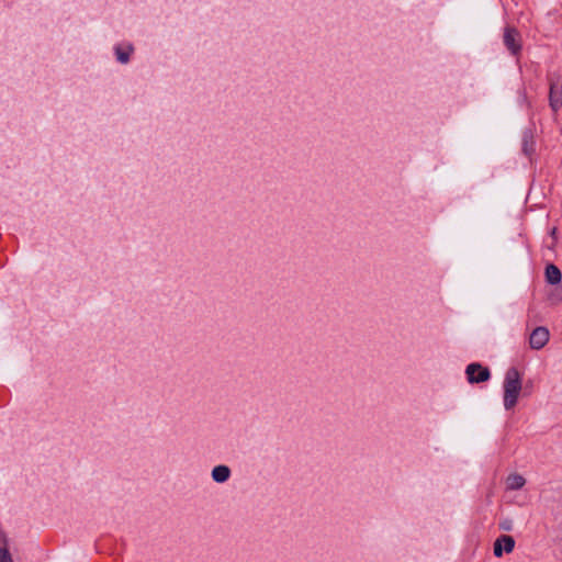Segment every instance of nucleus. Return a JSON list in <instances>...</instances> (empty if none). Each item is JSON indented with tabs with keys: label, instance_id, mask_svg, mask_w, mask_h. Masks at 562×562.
I'll use <instances>...</instances> for the list:
<instances>
[{
	"label": "nucleus",
	"instance_id": "obj_1",
	"mask_svg": "<svg viewBox=\"0 0 562 562\" xmlns=\"http://www.w3.org/2000/svg\"><path fill=\"white\" fill-rule=\"evenodd\" d=\"M521 389L519 371L515 367L509 368L504 380V407L506 409H512L517 404Z\"/></svg>",
	"mask_w": 562,
	"mask_h": 562
},
{
	"label": "nucleus",
	"instance_id": "obj_2",
	"mask_svg": "<svg viewBox=\"0 0 562 562\" xmlns=\"http://www.w3.org/2000/svg\"><path fill=\"white\" fill-rule=\"evenodd\" d=\"M504 44L512 55H518L521 50V40L518 30L507 25L504 29Z\"/></svg>",
	"mask_w": 562,
	"mask_h": 562
},
{
	"label": "nucleus",
	"instance_id": "obj_3",
	"mask_svg": "<svg viewBox=\"0 0 562 562\" xmlns=\"http://www.w3.org/2000/svg\"><path fill=\"white\" fill-rule=\"evenodd\" d=\"M465 373L470 383L485 382L491 376L490 370L482 367L480 363L469 364L467 367Z\"/></svg>",
	"mask_w": 562,
	"mask_h": 562
},
{
	"label": "nucleus",
	"instance_id": "obj_4",
	"mask_svg": "<svg viewBox=\"0 0 562 562\" xmlns=\"http://www.w3.org/2000/svg\"><path fill=\"white\" fill-rule=\"evenodd\" d=\"M549 330L543 326H539L532 330L529 337V345L532 349L539 350L549 341Z\"/></svg>",
	"mask_w": 562,
	"mask_h": 562
},
{
	"label": "nucleus",
	"instance_id": "obj_5",
	"mask_svg": "<svg viewBox=\"0 0 562 562\" xmlns=\"http://www.w3.org/2000/svg\"><path fill=\"white\" fill-rule=\"evenodd\" d=\"M549 103L554 112L562 106V82L559 80H550Z\"/></svg>",
	"mask_w": 562,
	"mask_h": 562
},
{
	"label": "nucleus",
	"instance_id": "obj_6",
	"mask_svg": "<svg viewBox=\"0 0 562 562\" xmlns=\"http://www.w3.org/2000/svg\"><path fill=\"white\" fill-rule=\"evenodd\" d=\"M515 540L510 536H501L494 542V555L499 558L503 555V552L510 553L514 550Z\"/></svg>",
	"mask_w": 562,
	"mask_h": 562
},
{
	"label": "nucleus",
	"instance_id": "obj_7",
	"mask_svg": "<svg viewBox=\"0 0 562 562\" xmlns=\"http://www.w3.org/2000/svg\"><path fill=\"white\" fill-rule=\"evenodd\" d=\"M546 280L548 283L553 285L561 282L562 273L555 265L550 263L546 267Z\"/></svg>",
	"mask_w": 562,
	"mask_h": 562
},
{
	"label": "nucleus",
	"instance_id": "obj_8",
	"mask_svg": "<svg viewBox=\"0 0 562 562\" xmlns=\"http://www.w3.org/2000/svg\"><path fill=\"white\" fill-rule=\"evenodd\" d=\"M526 484V480L522 475L518 473H513L507 476L506 485L510 491H517L524 487Z\"/></svg>",
	"mask_w": 562,
	"mask_h": 562
},
{
	"label": "nucleus",
	"instance_id": "obj_9",
	"mask_svg": "<svg viewBox=\"0 0 562 562\" xmlns=\"http://www.w3.org/2000/svg\"><path fill=\"white\" fill-rule=\"evenodd\" d=\"M0 562H13L8 549V538L3 530L0 529Z\"/></svg>",
	"mask_w": 562,
	"mask_h": 562
},
{
	"label": "nucleus",
	"instance_id": "obj_10",
	"mask_svg": "<svg viewBox=\"0 0 562 562\" xmlns=\"http://www.w3.org/2000/svg\"><path fill=\"white\" fill-rule=\"evenodd\" d=\"M231 470L226 465H217L212 471V477L217 483H223L228 480Z\"/></svg>",
	"mask_w": 562,
	"mask_h": 562
},
{
	"label": "nucleus",
	"instance_id": "obj_11",
	"mask_svg": "<svg viewBox=\"0 0 562 562\" xmlns=\"http://www.w3.org/2000/svg\"><path fill=\"white\" fill-rule=\"evenodd\" d=\"M133 52V47L128 45L126 48L121 46L115 47L116 58L121 64H126L130 60V54Z\"/></svg>",
	"mask_w": 562,
	"mask_h": 562
},
{
	"label": "nucleus",
	"instance_id": "obj_12",
	"mask_svg": "<svg viewBox=\"0 0 562 562\" xmlns=\"http://www.w3.org/2000/svg\"><path fill=\"white\" fill-rule=\"evenodd\" d=\"M522 150L526 155H530L533 148V137L530 133H525L522 138Z\"/></svg>",
	"mask_w": 562,
	"mask_h": 562
},
{
	"label": "nucleus",
	"instance_id": "obj_13",
	"mask_svg": "<svg viewBox=\"0 0 562 562\" xmlns=\"http://www.w3.org/2000/svg\"><path fill=\"white\" fill-rule=\"evenodd\" d=\"M514 528V521L510 518H504L499 521V529L503 531H512Z\"/></svg>",
	"mask_w": 562,
	"mask_h": 562
},
{
	"label": "nucleus",
	"instance_id": "obj_14",
	"mask_svg": "<svg viewBox=\"0 0 562 562\" xmlns=\"http://www.w3.org/2000/svg\"><path fill=\"white\" fill-rule=\"evenodd\" d=\"M550 235L553 237V239H555V237H557V228L555 227H553L551 229Z\"/></svg>",
	"mask_w": 562,
	"mask_h": 562
},
{
	"label": "nucleus",
	"instance_id": "obj_15",
	"mask_svg": "<svg viewBox=\"0 0 562 562\" xmlns=\"http://www.w3.org/2000/svg\"><path fill=\"white\" fill-rule=\"evenodd\" d=\"M531 389H532V384H531V383H530V385H529V386H528V385H526V386H525V391H526V392H527V390H531Z\"/></svg>",
	"mask_w": 562,
	"mask_h": 562
},
{
	"label": "nucleus",
	"instance_id": "obj_16",
	"mask_svg": "<svg viewBox=\"0 0 562 562\" xmlns=\"http://www.w3.org/2000/svg\"><path fill=\"white\" fill-rule=\"evenodd\" d=\"M531 389H532V384H531V383H530V385H529V386H528V385H526V386H525V391H526V392H527V390H531Z\"/></svg>",
	"mask_w": 562,
	"mask_h": 562
},
{
	"label": "nucleus",
	"instance_id": "obj_17",
	"mask_svg": "<svg viewBox=\"0 0 562 562\" xmlns=\"http://www.w3.org/2000/svg\"><path fill=\"white\" fill-rule=\"evenodd\" d=\"M531 389H532V384H531V383H530V385H529V386H528V385H526V386H525V391H526V392H527V390H531Z\"/></svg>",
	"mask_w": 562,
	"mask_h": 562
},
{
	"label": "nucleus",
	"instance_id": "obj_18",
	"mask_svg": "<svg viewBox=\"0 0 562 562\" xmlns=\"http://www.w3.org/2000/svg\"><path fill=\"white\" fill-rule=\"evenodd\" d=\"M561 301H562V295H561V296H559V297H557L555 303H559V302H561Z\"/></svg>",
	"mask_w": 562,
	"mask_h": 562
}]
</instances>
